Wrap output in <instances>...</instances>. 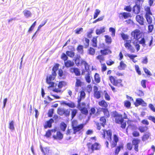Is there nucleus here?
Returning a JSON list of instances; mask_svg holds the SVG:
<instances>
[{"label":"nucleus","instance_id":"nucleus-1","mask_svg":"<svg viewBox=\"0 0 155 155\" xmlns=\"http://www.w3.org/2000/svg\"><path fill=\"white\" fill-rule=\"evenodd\" d=\"M113 115L115 123L117 124H120V127L122 128L123 129L125 128L127 124L126 122H124V119L127 118V114L124 112L123 116L122 114L115 111Z\"/></svg>","mask_w":155,"mask_h":155},{"label":"nucleus","instance_id":"nucleus-2","mask_svg":"<svg viewBox=\"0 0 155 155\" xmlns=\"http://www.w3.org/2000/svg\"><path fill=\"white\" fill-rule=\"evenodd\" d=\"M97 140L96 136L91 137L89 139V142L87 143L86 145L88 150H91L92 151L95 150H99L101 148V144L97 142H95Z\"/></svg>","mask_w":155,"mask_h":155},{"label":"nucleus","instance_id":"nucleus-3","mask_svg":"<svg viewBox=\"0 0 155 155\" xmlns=\"http://www.w3.org/2000/svg\"><path fill=\"white\" fill-rule=\"evenodd\" d=\"M78 124V121L76 120H73L71 122V126L74 134L77 133H80L84 130L85 124L82 123L77 125Z\"/></svg>","mask_w":155,"mask_h":155},{"label":"nucleus","instance_id":"nucleus-4","mask_svg":"<svg viewBox=\"0 0 155 155\" xmlns=\"http://www.w3.org/2000/svg\"><path fill=\"white\" fill-rule=\"evenodd\" d=\"M109 79L111 84L115 87H122V80L115 76L110 75L108 77Z\"/></svg>","mask_w":155,"mask_h":155},{"label":"nucleus","instance_id":"nucleus-5","mask_svg":"<svg viewBox=\"0 0 155 155\" xmlns=\"http://www.w3.org/2000/svg\"><path fill=\"white\" fill-rule=\"evenodd\" d=\"M74 61L77 66H78L83 64L86 70L89 69V66L88 63L86 61L82 59L80 55H77L74 59Z\"/></svg>","mask_w":155,"mask_h":155},{"label":"nucleus","instance_id":"nucleus-6","mask_svg":"<svg viewBox=\"0 0 155 155\" xmlns=\"http://www.w3.org/2000/svg\"><path fill=\"white\" fill-rule=\"evenodd\" d=\"M56 75L57 74L51 72V74L47 76L46 82L47 84L49 85L48 87V88L54 87L55 84L56 85V84L53 81L55 78Z\"/></svg>","mask_w":155,"mask_h":155},{"label":"nucleus","instance_id":"nucleus-7","mask_svg":"<svg viewBox=\"0 0 155 155\" xmlns=\"http://www.w3.org/2000/svg\"><path fill=\"white\" fill-rule=\"evenodd\" d=\"M103 132L101 133L102 137L107 139L109 141L111 142L112 140V132L110 129L106 130L103 129Z\"/></svg>","mask_w":155,"mask_h":155},{"label":"nucleus","instance_id":"nucleus-8","mask_svg":"<svg viewBox=\"0 0 155 155\" xmlns=\"http://www.w3.org/2000/svg\"><path fill=\"white\" fill-rule=\"evenodd\" d=\"M57 114L61 116H64L65 117H68L70 115V111L69 109L63 108L59 107L57 110Z\"/></svg>","mask_w":155,"mask_h":155},{"label":"nucleus","instance_id":"nucleus-9","mask_svg":"<svg viewBox=\"0 0 155 155\" xmlns=\"http://www.w3.org/2000/svg\"><path fill=\"white\" fill-rule=\"evenodd\" d=\"M131 35L133 38L137 41L141 38L142 37V34L140 31L138 29H136L133 31L131 33Z\"/></svg>","mask_w":155,"mask_h":155},{"label":"nucleus","instance_id":"nucleus-10","mask_svg":"<svg viewBox=\"0 0 155 155\" xmlns=\"http://www.w3.org/2000/svg\"><path fill=\"white\" fill-rule=\"evenodd\" d=\"M98 88L96 86H94V96L97 99H100L101 96L102 91H98Z\"/></svg>","mask_w":155,"mask_h":155},{"label":"nucleus","instance_id":"nucleus-11","mask_svg":"<svg viewBox=\"0 0 155 155\" xmlns=\"http://www.w3.org/2000/svg\"><path fill=\"white\" fill-rule=\"evenodd\" d=\"M67 84L64 81H61L59 82L58 84V88H55L52 91L56 93L60 92L61 91V89Z\"/></svg>","mask_w":155,"mask_h":155},{"label":"nucleus","instance_id":"nucleus-12","mask_svg":"<svg viewBox=\"0 0 155 155\" xmlns=\"http://www.w3.org/2000/svg\"><path fill=\"white\" fill-rule=\"evenodd\" d=\"M52 137L54 140H61L63 138V134L59 131L57 132L55 135H53Z\"/></svg>","mask_w":155,"mask_h":155},{"label":"nucleus","instance_id":"nucleus-13","mask_svg":"<svg viewBox=\"0 0 155 155\" xmlns=\"http://www.w3.org/2000/svg\"><path fill=\"white\" fill-rule=\"evenodd\" d=\"M69 71L72 73H74L76 76H80L81 74L80 71L77 68H70Z\"/></svg>","mask_w":155,"mask_h":155},{"label":"nucleus","instance_id":"nucleus-14","mask_svg":"<svg viewBox=\"0 0 155 155\" xmlns=\"http://www.w3.org/2000/svg\"><path fill=\"white\" fill-rule=\"evenodd\" d=\"M136 19L137 21L141 25H144V19L142 16L137 15L136 16Z\"/></svg>","mask_w":155,"mask_h":155},{"label":"nucleus","instance_id":"nucleus-15","mask_svg":"<svg viewBox=\"0 0 155 155\" xmlns=\"http://www.w3.org/2000/svg\"><path fill=\"white\" fill-rule=\"evenodd\" d=\"M119 138L118 136L115 134H114L113 141V143L111 144V147L112 148L116 147Z\"/></svg>","mask_w":155,"mask_h":155},{"label":"nucleus","instance_id":"nucleus-16","mask_svg":"<svg viewBox=\"0 0 155 155\" xmlns=\"http://www.w3.org/2000/svg\"><path fill=\"white\" fill-rule=\"evenodd\" d=\"M124 144L121 143L119 144L115 148L114 151V155H118L121 150H123L124 148Z\"/></svg>","mask_w":155,"mask_h":155},{"label":"nucleus","instance_id":"nucleus-17","mask_svg":"<svg viewBox=\"0 0 155 155\" xmlns=\"http://www.w3.org/2000/svg\"><path fill=\"white\" fill-rule=\"evenodd\" d=\"M101 111L103 112L104 116L103 117H106L107 118L110 117V114L108 109L107 108H101Z\"/></svg>","mask_w":155,"mask_h":155},{"label":"nucleus","instance_id":"nucleus-18","mask_svg":"<svg viewBox=\"0 0 155 155\" xmlns=\"http://www.w3.org/2000/svg\"><path fill=\"white\" fill-rule=\"evenodd\" d=\"M100 52L101 54L103 56H105L111 54L112 53L111 51L108 48H104L103 49L101 50Z\"/></svg>","mask_w":155,"mask_h":155},{"label":"nucleus","instance_id":"nucleus-19","mask_svg":"<svg viewBox=\"0 0 155 155\" xmlns=\"http://www.w3.org/2000/svg\"><path fill=\"white\" fill-rule=\"evenodd\" d=\"M54 122V120L52 118L48 120L46 122L44 126V128L45 129L51 128L52 127V124Z\"/></svg>","mask_w":155,"mask_h":155},{"label":"nucleus","instance_id":"nucleus-20","mask_svg":"<svg viewBox=\"0 0 155 155\" xmlns=\"http://www.w3.org/2000/svg\"><path fill=\"white\" fill-rule=\"evenodd\" d=\"M64 65L66 68H68L73 66L74 63L71 60H68L64 62Z\"/></svg>","mask_w":155,"mask_h":155},{"label":"nucleus","instance_id":"nucleus-21","mask_svg":"<svg viewBox=\"0 0 155 155\" xmlns=\"http://www.w3.org/2000/svg\"><path fill=\"white\" fill-rule=\"evenodd\" d=\"M119 16L120 18H124V19H127L131 16L130 13L125 12L120 13L119 14Z\"/></svg>","mask_w":155,"mask_h":155},{"label":"nucleus","instance_id":"nucleus-22","mask_svg":"<svg viewBox=\"0 0 155 155\" xmlns=\"http://www.w3.org/2000/svg\"><path fill=\"white\" fill-rule=\"evenodd\" d=\"M98 105L103 108H107L108 105L107 103L104 100H101L98 102Z\"/></svg>","mask_w":155,"mask_h":155},{"label":"nucleus","instance_id":"nucleus-23","mask_svg":"<svg viewBox=\"0 0 155 155\" xmlns=\"http://www.w3.org/2000/svg\"><path fill=\"white\" fill-rule=\"evenodd\" d=\"M106 118H107L105 117L101 116L99 119L101 125L104 127H105L106 124L107 120Z\"/></svg>","mask_w":155,"mask_h":155},{"label":"nucleus","instance_id":"nucleus-24","mask_svg":"<svg viewBox=\"0 0 155 155\" xmlns=\"http://www.w3.org/2000/svg\"><path fill=\"white\" fill-rule=\"evenodd\" d=\"M97 36L94 37L91 40V45L93 47L96 48L97 46Z\"/></svg>","mask_w":155,"mask_h":155},{"label":"nucleus","instance_id":"nucleus-25","mask_svg":"<svg viewBox=\"0 0 155 155\" xmlns=\"http://www.w3.org/2000/svg\"><path fill=\"white\" fill-rule=\"evenodd\" d=\"M148 127L147 126H140L138 127V130L141 133H144L148 130Z\"/></svg>","mask_w":155,"mask_h":155},{"label":"nucleus","instance_id":"nucleus-26","mask_svg":"<svg viewBox=\"0 0 155 155\" xmlns=\"http://www.w3.org/2000/svg\"><path fill=\"white\" fill-rule=\"evenodd\" d=\"M144 11L145 12V15H152V13L151 11L150 7L147 6H145L144 8Z\"/></svg>","mask_w":155,"mask_h":155},{"label":"nucleus","instance_id":"nucleus-27","mask_svg":"<svg viewBox=\"0 0 155 155\" xmlns=\"http://www.w3.org/2000/svg\"><path fill=\"white\" fill-rule=\"evenodd\" d=\"M133 11L136 14H139L140 11V7L139 5H135L133 8Z\"/></svg>","mask_w":155,"mask_h":155},{"label":"nucleus","instance_id":"nucleus-28","mask_svg":"<svg viewBox=\"0 0 155 155\" xmlns=\"http://www.w3.org/2000/svg\"><path fill=\"white\" fill-rule=\"evenodd\" d=\"M78 108L82 114L85 115H87L88 114V111L87 108L85 107H83L82 108H79V107H78Z\"/></svg>","mask_w":155,"mask_h":155},{"label":"nucleus","instance_id":"nucleus-29","mask_svg":"<svg viewBox=\"0 0 155 155\" xmlns=\"http://www.w3.org/2000/svg\"><path fill=\"white\" fill-rule=\"evenodd\" d=\"M91 75L90 73L88 72L85 76V78L86 81L88 83H90L91 81Z\"/></svg>","mask_w":155,"mask_h":155},{"label":"nucleus","instance_id":"nucleus-30","mask_svg":"<svg viewBox=\"0 0 155 155\" xmlns=\"http://www.w3.org/2000/svg\"><path fill=\"white\" fill-rule=\"evenodd\" d=\"M94 79L96 83H99L101 81V78L99 74L96 73L94 75Z\"/></svg>","mask_w":155,"mask_h":155},{"label":"nucleus","instance_id":"nucleus-31","mask_svg":"<svg viewBox=\"0 0 155 155\" xmlns=\"http://www.w3.org/2000/svg\"><path fill=\"white\" fill-rule=\"evenodd\" d=\"M67 125L64 122H61L60 125V128L61 130L63 132L65 131L67 128Z\"/></svg>","mask_w":155,"mask_h":155},{"label":"nucleus","instance_id":"nucleus-32","mask_svg":"<svg viewBox=\"0 0 155 155\" xmlns=\"http://www.w3.org/2000/svg\"><path fill=\"white\" fill-rule=\"evenodd\" d=\"M126 66V64L123 61H121L120 62L119 65L118 67V68L120 70H123L125 69Z\"/></svg>","mask_w":155,"mask_h":155},{"label":"nucleus","instance_id":"nucleus-33","mask_svg":"<svg viewBox=\"0 0 155 155\" xmlns=\"http://www.w3.org/2000/svg\"><path fill=\"white\" fill-rule=\"evenodd\" d=\"M150 136V133L149 132H147L145 134H144L142 137V140L143 141H144L147 140Z\"/></svg>","mask_w":155,"mask_h":155},{"label":"nucleus","instance_id":"nucleus-34","mask_svg":"<svg viewBox=\"0 0 155 155\" xmlns=\"http://www.w3.org/2000/svg\"><path fill=\"white\" fill-rule=\"evenodd\" d=\"M84 41L83 40H82L84 43V45L85 48H87L89 45L90 40L89 39L87 38H84Z\"/></svg>","mask_w":155,"mask_h":155},{"label":"nucleus","instance_id":"nucleus-35","mask_svg":"<svg viewBox=\"0 0 155 155\" xmlns=\"http://www.w3.org/2000/svg\"><path fill=\"white\" fill-rule=\"evenodd\" d=\"M24 15L26 18H28L31 16L32 13L31 12L28 10H25L23 12Z\"/></svg>","mask_w":155,"mask_h":155},{"label":"nucleus","instance_id":"nucleus-36","mask_svg":"<svg viewBox=\"0 0 155 155\" xmlns=\"http://www.w3.org/2000/svg\"><path fill=\"white\" fill-rule=\"evenodd\" d=\"M88 54L91 55H94L95 54V49L92 47H90L88 49Z\"/></svg>","mask_w":155,"mask_h":155},{"label":"nucleus","instance_id":"nucleus-37","mask_svg":"<svg viewBox=\"0 0 155 155\" xmlns=\"http://www.w3.org/2000/svg\"><path fill=\"white\" fill-rule=\"evenodd\" d=\"M143 102V100L141 98H137L136 99L134 104L136 107H137L140 105H141L142 102Z\"/></svg>","mask_w":155,"mask_h":155},{"label":"nucleus","instance_id":"nucleus-38","mask_svg":"<svg viewBox=\"0 0 155 155\" xmlns=\"http://www.w3.org/2000/svg\"><path fill=\"white\" fill-rule=\"evenodd\" d=\"M126 56L128 57L131 60L134 62L136 63L137 62V61L135 60L134 59L135 58L137 57V55H132L129 54H127L126 55Z\"/></svg>","mask_w":155,"mask_h":155},{"label":"nucleus","instance_id":"nucleus-39","mask_svg":"<svg viewBox=\"0 0 155 155\" xmlns=\"http://www.w3.org/2000/svg\"><path fill=\"white\" fill-rule=\"evenodd\" d=\"M96 59L99 61L100 63H101L102 62L104 61L105 60L104 57V56L102 54H99L96 57Z\"/></svg>","mask_w":155,"mask_h":155},{"label":"nucleus","instance_id":"nucleus-40","mask_svg":"<svg viewBox=\"0 0 155 155\" xmlns=\"http://www.w3.org/2000/svg\"><path fill=\"white\" fill-rule=\"evenodd\" d=\"M59 66V64L58 63H56L53 66L52 69V73L54 74H57L56 71L58 70Z\"/></svg>","mask_w":155,"mask_h":155},{"label":"nucleus","instance_id":"nucleus-41","mask_svg":"<svg viewBox=\"0 0 155 155\" xmlns=\"http://www.w3.org/2000/svg\"><path fill=\"white\" fill-rule=\"evenodd\" d=\"M105 38V41L107 44H110L112 42V39L108 35H105L104 36Z\"/></svg>","mask_w":155,"mask_h":155},{"label":"nucleus","instance_id":"nucleus-42","mask_svg":"<svg viewBox=\"0 0 155 155\" xmlns=\"http://www.w3.org/2000/svg\"><path fill=\"white\" fill-rule=\"evenodd\" d=\"M83 48V45H78L76 49L79 53L83 54L84 52Z\"/></svg>","mask_w":155,"mask_h":155},{"label":"nucleus","instance_id":"nucleus-43","mask_svg":"<svg viewBox=\"0 0 155 155\" xmlns=\"http://www.w3.org/2000/svg\"><path fill=\"white\" fill-rule=\"evenodd\" d=\"M40 148L41 151L44 153V155H46V154H47L49 153V151L48 148L47 147L42 148V147H41Z\"/></svg>","mask_w":155,"mask_h":155},{"label":"nucleus","instance_id":"nucleus-44","mask_svg":"<svg viewBox=\"0 0 155 155\" xmlns=\"http://www.w3.org/2000/svg\"><path fill=\"white\" fill-rule=\"evenodd\" d=\"M131 40H127L126 42L124 43V45L125 47L128 49L130 48L132 45H131Z\"/></svg>","mask_w":155,"mask_h":155},{"label":"nucleus","instance_id":"nucleus-45","mask_svg":"<svg viewBox=\"0 0 155 155\" xmlns=\"http://www.w3.org/2000/svg\"><path fill=\"white\" fill-rule=\"evenodd\" d=\"M66 53L68 57L71 58H73L75 55V53L73 51H67Z\"/></svg>","mask_w":155,"mask_h":155},{"label":"nucleus","instance_id":"nucleus-46","mask_svg":"<svg viewBox=\"0 0 155 155\" xmlns=\"http://www.w3.org/2000/svg\"><path fill=\"white\" fill-rule=\"evenodd\" d=\"M105 31V28L103 27L99 29H97L96 31V33L97 35H99L104 32Z\"/></svg>","mask_w":155,"mask_h":155},{"label":"nucleus","instance_id":"nucleus-47","mask_svg":"<svg viewBox=\"0 0 155 155\" xmlns=\"http://www.w3.org/2000/svg\"><path fill=\"white\" fill-rule=\"evenodd\" d=\"M150 15H148L145 16L147 22L149 24H150L152 23V17L150 16Z\"/></svg>","mask_w":155,"mask_h":155},{"label":"nucleus","instance_id":"nucleus-48","mask_svg":"<svg viewBox=\"0 0 155 155\" xmlns=\"http://www.w3.org/2000/svg\"><path fill=\"white\" fill-rule=\"evenodd\" d=\"M68 56L67 54L63 53L62 54L61 56V58L64 62L68 60Z\"/></svg>","mask_w":155,"mask_h":155},{"label":"nucleus","instance_id":"nucleus-49","mask_svg":"<svg viewBox=\"0 0 155 155\" xmlns=\"http://www.w3.org/2000/svg\"><path fill=\"white\" fill-rule=\"evenodd\" d=\"M82 85V82L80 79H76V82L75 84V86L76 87H81Z\"/></svg>","mask_w":155,"mask_h":155},{"label":"nucleus","instance_id":"nucleus-50","mask_svg":"<svg viewBox=\"0 0 155 155\" xmlns=\"http://www.w3.org/2000/svg\"><path fill=\"white\" fill-rule=\"evenodd\" d=\"M140 142V140L137 138H134L132 140V143L133 145H138Z\"/></svg>","mask_w":155,"mask_h":155},{"label":"nucleus","instance_id":"nucleus-51","mask_svg":"<svg viewBox=\"0 0 155 155\" xmlns=\"http://www.w3.org/2000/svg\"><path fill=\"white\" fill-rule=\"evenodd\" d=\"M14 123V121L12 120L9 123V128L12 130H13L15 129Z\"/></svg>","mask_w":155,"mask_h":155},{"label":"nucleus","instance_id":"nucleus-52","mask_svg":"<svg viewBox=\"0 0 155 155\" xmlns=\"http://www.w3.org/2000/svg\"><path fill=\"white\" fill-rule=\"evenodd\" d=\"M104 96L105 99L107 101H110V97L107 92L106 91H104Z\"/></svg>","mask_w":155,"mask_h":155},{"label":"nucleus","instance_id":"nucleus-53","mask_svg":"<svg viewBox=\"0 0 155 155\" xmlns=\"http://www.w3.org/2000/svg\"><path fill=\"white\" fill-rule=\"evenodd\" d=\"M77 110L76 109H73L72 110L71 112V118L73 119L74 117L76 116L77 113Z\"/></svg>","mask_w":155,"mask_h":155},{"label":"nucleus","instance_id":"nucleus-54","mask_svg":"<svg viewBox=\"0 0 155 155\" xmlns=\"http://www.w3.org/2000/svg\"><path fill=\"white\" fill-rule=\"evenodd\" d=\"M101 12L98 9H96L93 18L94 19L96 18Z\"/></svg>","mask_w":155,"mask_h":155},{"label":"nucleus","instance_id":"nucleus-55","mask_svg":"<svg viewBox=\"0 0 155 155\" xmlns=\"http://www.w3.org/2000/svg\"><path fill=\"white\" fill-rule=\"evenodd\" d=\"M70 108H74L76 107L75 103L72 101H71L69 103H68V106Z\"/></svg>","mask_w":155,"mask_h":155},{"label":"nucleus","instance_id":"nucleus-56","mask_svg":"<svg viewBox=\"0 0 155 155\" xmlns=\"http://www.w3.org/2000/svg\"><path fill=\"white\" fill-rule=\"evenodd\" d=\"M132 135L134 137H138L140 136V133L137 130H135L133 131L132 133Z\"/></svg>","mask_w":155,"mask_h":155},{"label":"nucleus","instance_id":"nucleus-57","mask_svg":"<svg viewBox=\"0 0 155 155\" xmlns=\"http://www.w3.org/2000/svg\"><path fill=\"white\" fill-rule=\"evenodd\" d=\"M54 109L53 108L51 109L48 110V116L49 117H51L52 116L53 113H54Z\"/></svg>","mask_w":155,"mask_h":155},{"label":"nucleus","instance_id":"nucleus-58","mask_svg":"<svg viewBox=\"0 0 155 155\" xmlns=\"http://www.w3.org/2000/svg\"><path fill=\"white\" fill-rule=\"evenodd\" d=\"M153 27H154V26H153V25H151V24H150L149 25H148V33H151V32L153 29Z\"/></svg>","mask_w":155,"mask_h":155},{"label":"nucleus","instance_id":"nucleus-59","mask_svg":"<svg viewBox=\"0 0 155 155\" xmlns=\"http://www.w3.org/2000/svg\"><path fill=\"white\" fill-rule=\"evenodd\" d=\"M135 70L137 73L139 75H140L141 74V73L139 67L138 65H135Z\"/></svg>","mask_w":155,"mask_h":155},{"label":"nucleus","instance_id":"nucleus-60","mask_svg":"<svg viewBox=\"0 0 155 155\" xmlns=\"http://www.w3.org/2000/svg\"><path fill=\"white\" fill-rule=\"evenodd\" d=\"M121 36L122 39L124 40H127L129 38V36L127 35L124 34V33L121 34Z\"/></svg>","mask_w":155,"mask_h":155},{"label":"nucleus","instance_id":"nucleus-61","mask_svg":"<svg viewBox=\"0 0 155 155\" xmlns=\"http://www.w3.org/2000/svg\"><path fill=\"white\" fill-rule=\"evenodd\" d=\"M109 31L110 32H112L111 35L112 37H114L115 36V30L114 28L110 27L109 28Z\"/></svg>","mask_w":155,"mask_h":155},{"label":"nucleus","instance_id":"nucleus-62","mask_svg":"<svg viewBox=\"0 0 155 155\" xmlns=\"http://www.w3.org/2000/svg\"><path fill=\"white\" fill-rule=\"evenodd\" d=\"M101 71L102 72L105 71L107 69V67L105 63L101 64Z\"/></svg>","mask_w":155,"mask_h":155},{"label":"nucleus","instance_id":"nucleus-63","mask_svg":"<svg viewBox=\"0 0 155 155\" xmlns=\"http://www.w3.org/2000/svg\"><path fill=\"white\" fill-rule=\"evenodd\" d=\"M124 105L126 107L129 108L130 107L131 103L130 101H124Z\"/></svg>","mask_w":155,"mask_h":155},{"label":"nucleus","instance_id":"nucleus-64","mask_svg":"<svg viewBox=\"0 0 155 155\" xmlns=\"http://www.w3.org/2000/svg\"><path fill=\"white\" fill-rule=\"evenodd\" d=\"M51 133L50 130H48L46 132L45 136L47 138H49L51 137Z\"/></svg>","mask_w":155,"mask_h":155}]
</instances>
